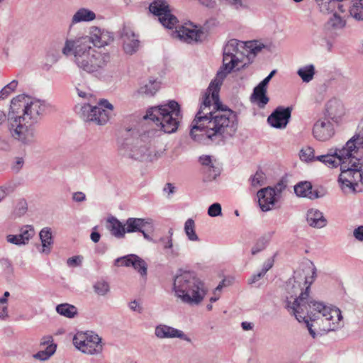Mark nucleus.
<instances>
[{
    "mask_svg": "<svg viewBox=\"0 0 363 363\" xmlns=\"http://www.w3.org/2000/svg\"><path fill=\"white\" fill-rule=\"evenodd\" d=\"M264 47L257 40L243 42L231 39L226 43L223 48V66L203 94L199 109L191 122L190 135L194 141L206 145H221L235 135L238 128L237 116L220 101V86L228 74L234 69L244 67L249 55H257Z\"/></svg>",
    "mask_w": 363,
    "mask_h": 363,
    "instance_id": "f257e3e1",
    "label": "nucleus"
},
{
    "mask_svg": "<svg viewBox=\"0 0 363 363\" xmlns=\"http://www.w3.org/2000/svg\"><path fill=\"white\" fill-rule=\"evenodd\" d=\"M306 286L305 291L295 279H290L286 285V290L290 297H286V307L293 313L298 322H305L310 335L315 338V332L312 329V324L308 321L314 320L322 316L329 322V330H336L340 328L342 319L341 311L336 307L325 306L322 302L309 301L310 284Z\"/></svg>",
    "mask_w": 363,
    "mask_h": 363,
    "instance_id": "f03ea898",
    "label": "nucleus"
},
{
    "mask_svg": "<svg viewBox=\"0 0 363 363\" xmlns=\"http://www.w3.org/2000/svg\"><path fill=\"white\" fill-rule=\"evenodd\" d=\"M45 110V104L28 95L21 94L11 101L8 116L11 136L23 145H31L35 140V124Z\"/></svg>",
    "mask_w": 363,
    "mask_h": 363,
    "instance_id": "7ed1b4c3",
    "label": "nucleus"
},
{
    "mask_svg": "<svg viewBox=\"0 0 363 363\" xmlns=\"http://www.w3.org/2000/svg\"><path fill=\"white\" fill-rule=\"evenodd\" d=\"M62 52L67 57L72 56L79 69L99 79L105 76L106 67L111 62L109 52L89 45L86 38H67Z\"/></svg>",
    "mask_w": 363,
    "mask_h": 363,
    "instance_id": "20e7f679",
    "label": "nucleus"
},
{
    "mask_svg": "<svg viewBox=\"0 0 363 363\" xmlns=\"http://www.w3.org/2000/svg\"><path fill=\"white\" fill-rule=\"evenodd\" d=\"M172 291L182 303L190 306L201 303L208 291L205 284L190 271H180L175 276Z\"/></svg>",
    "mask_w": 363,
    "mask_h": 363,
    "instance_id": "39448f33",
    "label": "nucleus"
},
{
    "mask_svg": "<svg viewBox=\"0 0 363 363\" xmlns=\"http://www.w3.org/2000/svg\"><path fill=\"white\" fill-rule=\"evenodd\" d=\"M145 118L152 121L164 133H172L177 130L182 120V113L179 104L172 100L150 108Z\"/></svg>",
    "mask_w": 363,
    "mask_h": 363,
    "instance_id": "423d86ee",
    "label": "nucleus"
},
{
    "mask_svg": "<svg viewBox=\"0 0 363 363\" xmlns=\"http://www.w3.org/2000/svg\"><path fill=\"white\" fill-rule=\"evenodd\" d=\"M363 148V118L359 123L357 132L342 147L334 149L335 155L342 165L349 166L360 162L359 150Z\"/></svg>",
    "mask_w": 363,
    "mask_h": 363,
    "instance_id": "0eeeda50",
    "label": "nucleus"
},
{
    "mask_svg": "<svg viewBox=\"0 0 363 363\" xmlns=\"http://www.w3.org/2000/svg\"><path fill=\"white\" fill-rule=\"evenodd\" d=\"M121 151L124 155L136 160L152 161L155 157V155H152L151 140L145 133L135 138L126 139Z\"/></svg>",
    "mask_w": 363,
    "mask_h": 363,
    "instance_id": "6e6552de",
    "label": "nucleus"
},
{
    "mask_svg": "<svg viewBox=\"0 0 363 363\" xmlns=\"http://www.w3.org/2000/svg\"><path fill=\"white\" fill-rule=\"evenodd\" d=\"M113 106L106 99H101L96 105L84 104L80 106L79 114L84 120L97 125H104L110 119Z\"/></svg>",
    "mask_w": 363,
    "mask_h": 363,
    "instance_id": "1a4fd4ad",
    "label": "nucleus"
},
{
    "mask_svg": "<svg viewBox=\"0 0 363 363\" xmlns=\"http://www.w3.org/2000/svg\"><path fill=\"white\" fill-rule=\"evenodd\" d=\"M355 166L350 164L342 165L341 173L338 178L341 189L345 194L353 193L356 191V186L359 182L363 184V172H361L362 163L355 164Z\"/></svg>",
    "mask_w": 363,
    "mask_h": 363,
    "instance_id": "9d476101",
    "label": "nucleus"
},
{
    "mask_svg": "<svg viewBox=\"0 0 363 363\" xmlns=\"http://www.w3.org/2000/svg\"><path fill=\"white\" fill-rule=\"evenodd\" d=\"M73 344L86 354H99L103 350L101 338L93 332H77L73 337Z\"/></svg>",
    "mask_w": 363,
    "mask_h": 363,
    "instance_id": "9b49d317",
    "label": "nucleus"
},
{
    "mask_svg": "<svg viewBox=\"0 0 363 363\" xmlns=\"http://www.w3.org/2000/svg\"><path fill=\"white\" fill-rule=\"evenodd\" d=\"M150 11L158 16L161 24L168 28L172 29L178 23L177 18L171 13L169 4L165 0H154L149 6Z\"/></svg>",
    "mask_w": 363,
    "mask_h": 363,
    "instance_id": "f8f14e48",
    "label": "nucleus"
},
{
    "mask_svg": "<svg viewBox=\"0 0 363 363\" xmlns=\"http://www.w3.org/2000/svg\"><path fill=\"white\" fill-rule=\"evenodd\" d=\"M75 38H86L89 45L92 43L94 47L100 48L108 45L113 40V35L105 29L92 27L89 35L76 36Z\"/></svg>",
    "mask_w": 363,
    "mask_h": 363,
    "instance_id": "ddd939ff",
    "label": "nucleus"
},
{
    "mask_svg": "<svg viewBox=\"0 0 363 363\" xmlns=\"http://www.w3.org/2000/svg\"><path fill=\"white\" fill-rule=\"evenodd\" d=\"M291 111V107L279 106L268 116L267 122L273 128L284 129L289 122Z\"/></svg>",
    "mask_w": 363,
    "mask_h": 363,
    "instance_id": "4468645a",
    "label": "nucleus"
},
{
    "mask_svg": "<svg viewBox=\"0 0 363 363\" xmlns=\"http://www.w3.org/2000/svg\"><path fill=\"white\" fill-rule=\"evenodd\" d=\"M114 265L117 267H132L137 270L142 277H145L147 275V263L142 258L135 254H130L118 257L114 260Z\"/></svg>",
    "mask_w": 363,
    "mask_h": 363,
    "instance_id": "2eb2a0df",
    "label": "nucleus"
},
{
    "mask_svg": "<svg viewBox=\"0 0 363 363\" xmlns=\"http://www.w3.org/2000/svg\"><path fill=\"white\" fill-rule=\"evenodd\" d=\"M335 133L334 127L330 120L321 118L317 120L313 127V135L319 141L329 140Z\"/></svg>",
    "mask_w": 363,
    "mask_h": 363,
    "instance_id": "dca6fc26",
    "label": "nucleus"
},
{
    "mask_svg": "<svg viewBox=\"0 0 363 363\" xmlns=\"http://www.w3.org/2000/svg\"><path fill=\"white\" fill-rule=\"evenodd\" d=\"M155 335L159 339L179 338L182 340L191 342V338L182 330L167 325L159 324L155 328Z\"/></svg>",
    "mask_w": 363,
    "mask_h": 363,
    "instance_id": "f3484780",
    "label": "nucleus"
},
{
    "mask_svg": "<svg viewBox=\"0 0 363 363\" xmlns=\"http://www.w3.org/2000/svg\"><path fill=\"white\" fill-rule=\"evenodd\" d=\"M177 37L182 41L187 43L198 42L203 34L200 29L191 23L185 24L179 27L176 30Z\"/></svg>",
    "mask_w": 363,
    "mask_h": 363,
    "instance_id": "a211bd4d",
    "label": "nucleus"
},
{
    "mask_svg": "<svg viewBox=\"0 0 363 363\" xmlns=\"http://www.w3.org/2000/svg\"><path fill=\"white\" fill-rule=\"evenodd\" d=\"M275 189L272 187L263 188L258 191V203L262 211H268L274 208L277 201Z\"/></svg>",
    "mask_w": 363,
    "mask_h": 363,
    "instance_id": "6ab92c4d",
    "label": "nucleus"
},
{
    "mask_svg": "<svg viewBox=\"0 0 363 363\" xmlns=\"http://www.w3.org/2000/svg\"><path fill=\"white\" fill-rule=\"evenodd\" d=\"M121 39L123 48L126 54L133 55L138 50L140 45L138 37L130 28H124L123 29Z\"/></svg>",
    "mask_w": 363,
    "mask_h": 363,
    "instance_id": "aec40b11",
    "label": "nucleus"
},
{
    "mask_svg": "<svg viewBox=\"0 0 363 363\" xmlns=\"http://www.w3.org/2000/svg\"><path fill=\"white\" fill-rule=\"evenodd\" d=\"M344 114L342 103L336 98L328 101L325 108V118L337 122Z\"/></svg>",
    "mask_w": 363,
    "mask_h": 363,
    "instance_id": "412c9836",
    "label": "nucleus"
},
{
    "mask_svg": "<svg viewBox=\"0 0 363 363\" xmlns=\"http://www.w3.org/2000/svg\"><path fill=\"white\" fill-rule=\"evenodd\" d=\"M40 345L45 347V349L40 350L33 355L34 358L42 361H45L54 354L56 351L57 345L53 343L52 336H45L42 338Z\"/></svg>",
    "mask_w": 363,
    "mask_h": 363,
    "instance_id": "4be33fe9",
    "label": "nucleus"
},
{
    "mask_svg": "<svg viewBox=\"0 0 363 363\" xmlns=\"http://www.w3.org/2000/svg\"><path fill=\"white\" fill-rule=\"evenodd\" d=\"M307 223L312 228H323L328 224L323 213L316 208H310L306 213Z\"/></svg>",
    "mask_w": 363,
    "mask_h": 363,
    "instance_id": "5701e85b",
    "label": "nucleus"
},
{
    "mask_svg": "<svg viewBox=\"0 0 363 363\" xmlns=\"http://www.w3.org/2000/svg\"><path fill=\"white\" fill-rule=\"evenodd\" d=\"M200 163L204 167L208 179H215L220 173V168L215 164L209 155H202L199 157Z\"/></svg>",
    "mask_w": 363,
    "mask_h": 363,
    "instance_id": "b1692460",
    "label": "nucleus"
},
{
    "mask_svg": "<svg viewBox=\"0 0 363 363\" xmlns=\"http://www.w3.org/2000/svg\"><path fill=\"white\" fill-rule=\"evenodd\" d=\"M294 192L299 197H306L315 199L319 197L318 193L312 191V184L310 182H300L294 186Z\"/></svg>",
    "mask_w": 363,
    "mask_h": 363,
    "instance_id": "393cba45",
    "label": "nucleus"
},
{
    "mask_svg": "<svg viewBox=\"0 0 363 363\" xmlns=\"http://www.w3.org/2000/svg\"><path fill=\"white\" fill-rule=\"evenodd\" d=\"M151 224L152 220L150 219L129 218L125 222L126 232L130 233L143 231V228H145L147 225Z\"/></svg>",
    "mask_w": 363,
    "mask_h": 363,
    "instance_id": "a878e982",
    "label": "nucleus"
},
{
    "mask_svg": "<svg viewBox=\"0 0 363 363\" xmlns=\"http://www.w3.org/2000/svg\"><path fill=\"white\" fill-rule=\"evenodd\" d=\"M108 230L111 234L116 238H123L126 232L125 224H123L117 218L111 217L108 219Z\"/></svg>",
    "mask_w": 363,
    "mask_h": 363,
    "instance_id": "bb28decb",
    "label": "nucleus"
},
{
    "mask_svg": "<svg viewBox=\"0 0 363 363\" xmlns=\"http://www.w3.org/2000/svg\"><path fill=\"white\" fill-rule=\"evenodd\" d=\"M95 18L96 14L94 11L86 8H81L73 15L71 26L82 22H89Z\"/></svg>",
    "mask_w": 363,
    "mask_h": 363,
    "instance_id": "cd10ccee",
    "label": "nucleus"
},
{
    "mask_svg": "<svg viewBox=\"0 0 363 363\" xmlns=\"http://www.w3.org/2000/svg\"><path fill=\"white\" fill-rule=\"evenodd\" d=\"M252 102L257 104L259 108H264L269 102V97L267 96V89L257 86L253 90L251 96Z\"/></svg>",
    "mask_w": 363,
    "mask_h": 363,
    "instance_id": "c85d7f7f",
    "label": "nucleus"
},
{
    "mask_svg": "<svg viewBox=\"0 0 363 363\" xmlns=\"http://www.w3.org/2000/svg\"><path fill=\"white\" fill-rule=\"evenodd\" d=\"M39 236L42 242L43 252L48 254L53 243L51 229L49 228H43L39 233Z\"/></svg>",
    "mask_w": 363,
    "mask_h": 363,
    "instance_id": "c756f323",
    "label": "nucleus"
},
{
    "mask_svg": "<svg viewBox=\"0 0 363 363\" xmlns=\"http://www.w3.org/2000/svg\"><path fill=\"white\" fill-rule=\"evenodd\" d=\"M349 13L357 21H363V0H352Z\"/></svg>",
    "mask_w": 363,
    "mask_h": 363,
    "instance_id": "7c9ffc66",
    "label": "nucleus"
},
{
    "mask_svg": "<svg viewBox=\"0 0 363 363\" xmlns=\"http://www.w3.org/2000/svg\"><path fill=\"white\" fill-rule=\"evenodd\" d=\"M160 87V83L155 79H150L147 83L142 85L138 92L148 96H152L156 94Z\"/></svg>",
    "mask_w": 363,
    "mask_h": 363,
    "instance_id": "2f4dec72",
    "label": "nucleus"
},
{
    "mask_svg": "<svg viewBox=\"0 0 363 363\" xmlns=\"http://www.w3.org/2000/svg\"><path fill=\"white\" fill-rule=\"evenodd\" d=\"M315 73V67L311 64L303 66L300 67L297 71V74L305 83L310 82L313 79Z\"/></svg>",
    "mask_w": 363,
    "mask_h": 363,
    "instance_id": "473e14b6",
    "label": "nucleus"
},
{
    "mask_svg": "<svg viewBox=\"0 0 363 363\" xmlns=\"http://www.w3.org/2000/svg\"><path fill=\"white\" fill-rule=\"evenodd\" d=\"M184 230L189 240L192 242H198L200 240L196 233L195 221L192 218H188L185 221Z\"/></svg>",
    "mask_w": 363,
    "mask_h": 363,
    "instance_id": "72a5a7b5",
    "label": "nucleus"
},
{
    "mask_svg": "<svg viewBox=\"0 0 363 363\" xmlns=\"http://www.w3.org/2000/svg\"><path fill=\"white\" fill-rule=\"evenodd\" d=\"M56 311L60 315L68 318H72L77 313V308L69 303H61L56 306Z\"/></svg>",
    "mask_w": 363,
    "mask_h": 363,
    "instance_id": "f704fd0d",
    "label": "nucleus"
},
{
    "mask_svg": "<svg viewBox=\"0 0 363 363\" xmlns=\"http://www.w3.org/2000/svg\"><path fill=\"white\" fill-rule=\"evenodd\" d=\"M35 234V229L31 225H26L20 228L18 237L23 245H27Z\"/></svg>",
    "mask_w": 363,
    "mask_h": 363,
    "instance_id": "c9c22d12",
    "label": "nucleus"
},
{
    "mask_svg": "<svg viewBox=\"0 0 363 363\" xmlns=\"http://www.w3.org/2000/svg\"><path fill=\"white\" fill-rule=\"evenodd\" d=\"M328 24L333 28L341 29L345 26L346 21L344 17L340 16L339 13H337V11H335L328 20Z\"/></svg>",
    "mask_w": 363,
    "mask_h": 363,
    "instance_id": "e433bc0d",
    "label": "nucleus"
},
{
    "mask_svg": "<svg viewBox=\"0 0 363 363\" xmlns=\"http://www.w3.org/2000/svg\"><path fill=\"white\" fill-rule=\"evenodd\" d=\"M350 1H344V0H332L330 2V10L332 11L333 9L337 8V13H345V16L347 15V10L348 9V5L350 4Z\"/></svg>",
    "mask_w": 363,
    "mask_h": 363,
    "instance_id": "4c0bfd02",
    "label": "nucleus"
},
{
    "mask_svg": "<svg viewBox=\"0 0 363 363\" xmlns=\"http://www.w3.org/2000/svg\"><path fill=\"white\" fill-rule=\"evenodd\" d=\"M300 159L302 161L310 162L314 161L315 159V150L312 147L307 146L303 147L300 151Z\"/></svg>",
    "mask_w": 363,
    "mask_h": 363,
    "instance_id": "58836bf2",
    "label": "nucleus"
},
{
    "mask_svg": "<svg viewBox=\"0 0 363 363\" xmlns=\"http://www.w3.org/2000/svg\"><path fill=\"white\" fill-rule=\"evenodd\" d=\"M327 158L325 159L323 164L328 167L333 168L337 166H340V163L335 155V151L333 149H330L329 152L326 154Z\"/></svg>",
    "mask_w": 363,
    "mask_h": 363,
    "instance_id": "ea45409f",
    "label": "nucleus"
},
{
    "mask_svg": "<svg viewBox=\"0 0 363 363\" xmlns=\"http://www.w3.org/2000/svg\"><path fill=\"white\" fill-rule=\"evenodd\" d=\"M18 84V81L14 79L4 86L0 91V99H4L7 98L16 89Z\"/></svg>",
    "mask_w": 363,
    "mask_h": 363,
    "instance_id": "a19ab883",
    "label": "nucleus"
},
{
    "mask_svg": "<svg viewBox=\"0 0 363 363\" xmlns=\"http://www.w3.org/2000/svg\"><path fill=\"white\" fill-rule=\"evenodd\" d=\"M94 291L99 296H105L109 291V284L105 281H99L94 285Z\"/></svg>",
    "mask_w": 363,
    "mask_h": 363,
    "instance_id": "79ce46f5",
    "label": "nucleus"
},
{
    "mask_svg": "<svg viewBox=\"0 0 363 363\" xmlns=\"http://www.w3.org/2000/svg\"><path fill=\"white\" fill-rule=\"evenodd\" d=\"M251 185L253 187H259L264 184L265 176L262 171H257L250 178Z\"/></svg>",
    "mask_w": 363,
    "mask_h": 363,
    "instance_id": "37998d69",
    "label": "nucleus"
},
{
    "mask_svg": "<svg viewBox=\"0 0 363 363\" xmlns=\"http://www.w3.org/2000/svg\"><path fill=\"white\" fill-rule=\"evenodd\" d=\"M208 214L211 217H217L222 214V207L219 203L211 204L208 209Z\"/></svg>",
    "mask_w": 363,
    "mask_h": 363,
    "instance_id": "c03bdc74",
    "label": "nucleus"
},
{
    "mask_svg": "<svg viewBox=\"0 0 363 363\" xmlns=\"http://www.w3.org/2000/svg\"><path fill=\"white\" fill-rule=\"evenodd\" d=\"M267 245V241L264 238L259 239L252 248V254L256 255L261 252L266 247Z\"/></svg>",
    "mask_w": 363,
    "mask_h": 363,
    "instance_id": "a18cd8bd",
    "label": "nucleus"
},
{
    "mask_svg": "<svg viewBox=\"0 0 363 363\" xmlns=\"http://www.w3.org/2000/svg\"><path fill=\"white\" fill-rule=\"evenodd\" d=\"M83 257L80 255L73 256L67 260V264L69 267H79L82 264Z\"/></svg>",
    "mask_w": 363,
    "mask_h": 363,
    "instance_id": "49530a36",
    "label": "nucleus"
},
{
    "mask_svg": "<svg viewBox=\"0 0 363 363\" xmlns=\"http://www.w3.org/2000/svg\"><path fill=\"white\" fill-rule=\"evenodd\" d=\"M6 240L9 243L16 245L18 246L23 245V244L22 243V242L21 240V238L18 237V235H13V234L7 235L6 237Z\"/></svg>",
    "mask_w": 363,
    "mask_h": 363,
    "instance_id": "de8ad7c7",
    "label": "nucleus"
},
{
    "mask_svg": "<svg viewBox=\"0 0 363 363\" xmlns=\"http://www.w3.org/2000/svg\"><path fill=\"white\" fill-rule=\"evenodd\" d=\"M13 189L10 185H5L0 186V202L4 199L9 194L12 193Z\"/></svg>",
    "mask_w": 363,
    "mask_h": 363,
    "instance_id": "09e8293b",
    "label": "nucleus"
},
{
    "mask_svg": "<svg viewBox=\"0 0 363 363\" xmlns=\"http://www.w3.org/2000/svg\"><path fill=\"white\" fill-rule=\"evenodd\" d=\"M274 259L273 257L268 258L263 264L261 272L265 275L266 273L273 267Z\"/></svg>",
    "mask_w": 363,
    "mask_h": 363,
    "instance_id": "8fccbe9b",
    "label": "nucleus"
},
{
    "mask_svg": "<svg viewBox=\"0 0 363 363\" xmlns=\"http://www.w3.org/2000/svg\"><path fill=\"white\" fill-rule=\"evenodd\" d=\"M332 0H315L322 11H330V2Z\"/></svg>",
    "mask_w": 363,
    "mask_h": 363,
    "instance_id": "3c124183",
    "label": "nucleus"
},
{
    "mask_svg": "<svg viewBox=\"0 0 363 363\" xmlns=\"http://www.w3.org/2000/svg\"><path fill=\"white\" fill-rule=\"evenodd\" d=\"M223 286V282L220 283L213 291V296L210 298L211 302H216L220 298V294Z\"/></svg>",
    "mask_w": 363,
    "mask_h": 363,
    "instance_id": "603ef678",
    "label": "nucleus"
},
{
    "mask_svg": "<svg viewBox=\"0 0 363 363\" xmlns=\"http://www.w3.org/2000/svg\"><path fill=\"white\" fill-rule=\"evenodd\" d=\"M23 164H24V160H23V157H16L15 159V162H14L13 164L12 165V169L14 172H18L23 167Z\"/></svg>",
    "mask_w": 363,
    "mask_h": 363,
    "instance_id": "864d4df0",
    "label": "nucleus"
},
{
    "mask_svg": "<svg viewBox=\"0 0 363 363\" xmlns=\"http://www.w3.org/2000/svg\"><path fill=\"white\" fill-rule=\"evenodd\" d=\"M353 236L358 241L363 242V225L358 226L354 230Z\"/></svg>",
    "mask_w": 363,
    "mask_h": 363,
    "instance_id": "5fc2aeb1",
    "label": "nucleus"
},
{
    "mask_svg": "<svg viewBox=\"0 0 363 363\" xmlns=\"http://www.w3.org/2000/svg\"><path fill=\"white\" fill-rule=\"evenodd\" d=\"M172 233H171L170 236H169V237H167V238H162V239H161V242H162L163 247H164V250H166L167 251L169 248H172V246H173V242H172Z\"/></svg>",
    "mask_w": 363,
    "mask_h": 363,
    "instance_id": "6e6d98bb",
    "label": "nucleus"
},
{
    "mask_svg": "<svg viewBox=\"0 0 363 363\" xmlns=\"http://www.w3.org/2000/svg\"><path fill=\"white\" fill-rule=\"evenodd\" d=\"M179 251H180V249H179V246H172V248H169L167 251V255L171 257V258H175L177 257H178L179 255Z\"/></svg>",
    "mask_w": 363,
    "mask_h": 363,
    "instance_id": "4d7b16f0",
    "label": "nucleus"
},
{
    "mask_svg": "<svg viewBox=\"0 0 363 363\" xmlns=\"http://www.w3.org/2000/svg\"><path fill=\"white\" fill-rule=\"evenodd\" d=\"M276 72L277 71L275 69L272 70L269 73V74L267 77H265L257 86H259L261 87L267 89L269 81L273 77V76L275 74Z\"/></svg>",
    "mask_w": 363,
    "mask_h": 363,
    "instance_id": "13d9d810",
    "label": "nucleus"
},
{
    "mask_svg": "<svg viewBox=\"0 0 363 363\" xmlns=\"http://www.w3.org/2000/svg\"><path fill=\"white\" fill-rule=\"evenodd\" d=\"M264 274L261 272H258L257 273H255L251 276V277L248 279V284H253L257 282L259 279H261Z\"/></svg>",
    "mask_w": 363,
    "mask_h": 363,
    "instance_id": "bf43d9fd",
    "label": "nucleus"
},
{
    "mask_svg": "<svg viewBox=\"0 0 363 363\" xmlns=\"http://www.w3.org/2000/svg\"><path fill=\"white\" fill-rule=\"evenodd\" d=\"M72 199L75 202H82L86 200V195L82 191H77L73 194Z\"/></svg>",
    "mask_w": 363,
    "mask_h": 363,
    "instance_id": "052dcab7",
    "label": "nucleus"
},
{
    "mask_svg": "<svg viewBox=\"0 0 363 363\" xmlns=\"http://www.w3.org/2000/svg\"><path fill=\"white\" fill-rule=\"evenodd\" d=\"M129 307L133 311H136V312H138V313H141V311H142L141 306H140L138 302L137 301H135V300L131 301L129 303Z\"/></svg>",
    "mask_w": 363,
    "mask_h": 363,
    "instance_id": "680f3d73",
    "label": "nucleus"
},
{
    "mask_svg": "<svg viewBox=\"0 0 363 363\" xmlns=\"http://www.w3.org/2000/svg\"><path fill=\"white\" fill-rule=\"evenodd\" d=\"M10 149V145L9 142L4 139L0 138V150L7 151Z\"/></svg>",
    "mask_w": 363,
    "mask_h": 363,
    "instance_id": "e2e57ef3",
    "label": "nucleus"
},
{
    "mask_svg": "<svg viewBox=\"0 0 363 363\" xmlns=\"http://www.w3.org/2000/svg\"><path fill=\"white\" fill-rule=\"evenodd\" d=\"M76 90H77V94L79 97L81 98H83V99H87L89 96H91V94L90 93V91H83V90H81L79 88L77 87L76 88Z\"/></svg>",
    "mask_w": 363,
    "mask_h": 363,
    "instance_id": "0e129e2a",
    "label": "nucleus"
},
{
    "mask_svg": "<svg viewBox=\"0 0 363 363\" xmlns=\"http://www.w3.org/2000/svg\"><path fill=\"white\" fill-rule=\"evenodd\" d=\"M199 1L202 5L205 6L206 7H209V8H213L216 5L215 0H199Z\"/></svg>",
    "mask_w": 363,
    "mask_h": 363,
    "instance_id": "69168bd1",
    "label": "nucleus"
},
{
    "mask_svg": "<svg viewBox=\"0 0 363 363\" xmlns=\"http://www.w3.org/2000/svg\"><path fill=\"white\" fill-rule=\"evenodd\" d=\"M8 316V308L6 306H0V318L4 319Z\"/></svg>",
    "mask_w": 363,
    "mask_h": 363,
    "instance_id": "338daca9",
    "label": "nucleus"
},
{
    "mask_svg": "<svg viewBox=\"0 0 363 363\" xmlns=\"http://www.w3.org/2000/svg\"><path fill=\"white\" fill-rule=\"evenodd\" d=\"M164 191L168 193L169 194H173L174 192V186L173 184L167 183L164 188Z\"/></svg>",
    "mask_w": 363,
    "mask_h": 363,
    "instance_id": "774afa93",
    "label": "nucleus"
}]
</instances>
